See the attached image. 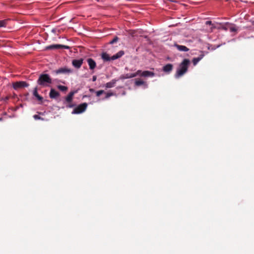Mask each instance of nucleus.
I'll return each instance as SVG.
<instances>
[{"label":"nucleus","mask_w":254,"mask_h":254,"mask_svg":"<svg viewBox=\"0 0 254 254\" xmlns=\"http://www.w3.org/2000/svg\"><path fill=\"white\" fill-rule=\"evenodd\" d=\"M124 55V52L123 51H120L116 54L113 55L112 57H110V56L107 54L106 53H103L102 54L101 57L102 59L105 61H110V60H115L121 58L122 56Z\"/></svg>","instance_id":"3"},{"label":"nucleus","mask_w":254,"mask_h":254,"mask_svg":"<svg viewBox=\"0 0 254 254\" xmlns=\"http://www.w3.org/2000/svg\"><path fill=\"white\" fill-rule=\"evenodd\" d=\"M118 80L117 79H113L111 81L109 82H107L106 84H105V87L107 88H112V87H113L115 86L116 83V82L118 81Z\"/></svg>","instance_id":"17"},{"label":"nucleus","mask_w":254,"mask_h":254,"mask_svg":"<svg viewBox=\"0 0 254 254\" xmlns=\"http://www.w3.org/2000/svg\"><path fill=\"white\" fill-rule=\"evenodd\" d=\"M87 105H88L86 103H83L79 105L77 107L74 109L72 114H78L84 112L86 110Z\"/></svg>","instance_id":"4"},{"label":"nucleus","mask_w":254,"mask_h":254,"mask_svg":"<svg viewBox=\"0 0 254 254\" xmlns=\"http://www.w3.org/2000/svg\"><path fill=\"white\" fill-rule=\"evenodd\" d=\"M155 75V73L152 71L145 70L141 72V76L144 77H153Z\"/></svg>","instance_id":"15"},{"label":"nucleus","mask_w":254,"mask_h":254,"mask_svg":"<svg viewBox=\"0 0 254 254\" xmlns=\"http://www.w3.org/2000/svg\"><path fill=\"white\" fill-rule=\"evenodd\" d=\"M97 79V76L96 75H94L93 77H92V81H95Z\"/></svg>","instance_id":"31"},{"label":"nucleus","mask_w":254,"mask_h":254,"mask_svg":"<svg viewBox=\"0 0 254 254\" xmlns=\"http://www.w3.org/2000/svg\"><path fill=\"white\" fill-rule=\"evenodd\" d=\"M33 95L40 101H42L43 98L39 95L38 93V88L36 87L34 88L33 93Z\"/></svg>","instance_id":"16"},{"label":"nucleus","mask_w":254,"mask_h":254,"mask_svg":"<svg viewBox=\"0 0 254 254\" xmlns=\"http://www.w3.org/2000/svg\"><path fill=\"white\" fill-rule=\"evenodd\" d=\"M8 19L0 20V28L5 27L7 24Z\"/></svg>","instance_id":"20"},{"label":"nucleus","mask_w":254,"mask_h":254,"mask_svg":"<svg viewBox=\"0 0 254 254\" xmlns=\"http://www.w3.org/2000/svg\"><path fill=\"white\" fill-rule=\"evenodd\" d=\"M205 24L206 25H211V27L210 28V30H211V31H212V30L214 29H215L216 28V26H214L213 24L212 23V22L211 21H206L205 22Z\"/></svg>","instance_id":"22"},{"label":"nucleus","mask_w":254,"mask_h":254,"mask_svg":"<svg viewBox=\"0 0 254 254\" xmlns=\"http://www.w3.org/2000/svg\"><path fill=\"white\" fill-rule=\"evenodd\" d=\"M72 72V69L67 67H62L55 71V72L57 74L70 73Z\"/></svg>","instance_id":"6"},{"label":"nucleus","mask_w":254,"mask_h":254,"mask_svg":"<svg viewBox=\"0 0 254 254\" xmlns=\"http://www.w3.org/2000/svg\"><path fill=\"white\" fill-rule=\"evenodd\" d=\"M228 30L231 32H236L238 31V27L234 24L229 23L228 24Z\"/></svg>","instance_id":"19"},{"label":"nucleus","mask_w":254,"mask_h":254,"mask_svg":"<svg viewBox=\"0 0 254 254\" xmlns=\"http://www.w3.org/2000/svg\"><path fill=\"white\" fill-rule=\"evenodd\" d=\"M190 64V60L187 59H184L180 64L175 74V77L176 78H178L185 74L188 71Z\"/></svg>","instance_id":"1"},{"label":"nucleus","mask_w":254,"mask_h":254,"mask_svg":"<svg viewBox=\"0 0 254 254\" xmlns=\"http://www.w3.org/2000/svg\"><path fill=\"white\" fill-rule=\"evenodd\" d=\"M60 96L59 92L57 91L54 88H51L49 93V96L51 99H57Z\"/></svg>","instance_id":"8"},{"label":"nucleus","mask_w":254,"mask_h":254,"mask_svg":"<svg viewBox=\"0 0 254 254\" xmlns=\"http://www.w3.org/2000/svg\"><path fill=\"white\" fill-rule=\"evenodd\" d=\"M142 71L140 70H138L135 73H133V75H135V77L138 75H140L141 76V72Z\"/></svg>","instance_id":"29"},{"label":"nucleus","mask_w":254,"mask_h":254,"mask_svg":"<svg viewBox=\"0 0 254 254\" xmlns=\"http://www.w3.org/2000/svg\"><path fill=\"white\" fill-rule=\"evenodd\" d=\"M2 120V118H0V121Z\"/></svg>","instance_id":"34"},{"label":"nucleus","mask_w":254,"mask_h":254,"mask_svg":"<svg viewBox=\"0 0 254 254\" xmlns=\"http://www.w3.org/2000/svg\"><path fill=\"white\" fill-rule=\"evenodd\" d=\"M118 40H119L118 37H116L112 41H111L110 42V43L111 44H114V43L117 42L118 41Z\"/></svg>","instance_id":"27"},{"label":"nucleus","mask_w":254,"mask_h":254,"mask_svg":"<svg viewBox=\"0 0 254 254\" xmlns=\"http://www.w3.org/2000/svg\"><path fill=\"white\" fill-rule=\"evenodd\" d=\"M120 79L122 80L127 79L125 74L121 75L120 77Z\"/></svg>","instance_id":"30"},{"label":"nucleus","mask_w":254,"mask_h":254,"mask_svg":"<svg viewBox=\"0 0 254 254\" xmlns=\"http://www.w3.org/2000/svg\"><path fill=\"white\" fill-rule=\"evenodd\" d=\"M87 62L89 66L90 70H94L96 67V63L95 61L91 58H88Z\"/></svg>","instance_id":"10"},{"label":"nucleus","mask_w":254,"mask_h":254,"mask_svg":"<svg viewBox=\"0 0 254 254\" xmlns=\"http://www.w3.org/2000/svg\"><path fill=\"white\" fill-rule=\"evenodd\" d=\"M73 106H74V105H71V104L68 105V106H67V107H68V108H72V107H73Z\"/></svg>","instance_id":"32"},{"label":"nucleus","mask_w":254,"mask_h":254,"mask_svg":"<svg viewBox=\"0 0 254 254\" xmlns=\"http://www.w3.org/2000/svg\"><path fill=\"white\" fill-rule=\"evenodd\" d=\"M144 84L145 82L140 79L136 80L135 82V85L137 86L143 85Z\"/></svg>","instance_id":"21"},{"label":"nucleus","mask_w":254,"mask_h":254,"mask_svg":"<svg viewBox=\"0 0 254 254\" xmlns=\"http://www.w3.org/2000/svg\"><path fill=\"white\" fill-rule=\"evenodd\" d=\"M173 68V65L172 64H168L163 67V71L166 73H170Z\"/></svg>","instance_id":"11"},{"label":"nucleus","mask_w":254,"mask_h":254,"mask_svg":"<svg viewBox=\"0 0 254 254\" xmlns=\"http://www.w3.org/2000/svg\"><path fill=\"white\" fill-rule=\"evenodd\" d=\"M58 88L62 91H66L67 90V87L65 86L59 85L57 86Z\"/></svg>","instance_id":"23"},{"label":"nucleus","mask_w":254,"mask_h":254,"mask_svg":"<svg viewBox=\"0 0 254 254\" xmlns=\"http://www.w3.org/2000/svg\"><path fill=\"white\" fill-rule=\"evenodd\" d=\"M33 118L35 120H44V119H43L42 118H41L40 116H39V115H34L33 116Z\"/></svg>","instance_id":"26"},{"label":"nucleus","mask_w":254,"mask_h":254,"mask_svg":"<svg viewBox=\"0 0 254 254\" xmlns=\"http://www.w3.org/2000/svg\"><path fill=\"white\" fill-rule=\"evenodd\" d=\"M89 91H90V92H94V91H95V90H94V89H93V88H90V89H89Z\"/></svg>","instance_id":"33"},{"label":"nucleus","mask_w":254,"mask_h":254,"mask_svg":"<svg viewBox=\"0 0 254 254\" xmlns=\"http://www.w3.org/2000/svg\"><path fill=\"white\" fill-rule=\"evenodd\" d=\"M28 86V83L26 81H17L12 83V87L15 90H17L23 87H27Z\"/></svg>","instance_id":"5"},{"label":"nucleus","mask_w":254,"mask_h":254,"mask_svg":"<svg viewBox=\"0 0 254 254\" xmlns=\"http://www.w3.org/2000/svg\"><path fill=\"white\" fill-rule=\"evenodd\" d=\"M76 93V91H71L69 93L67 96L65 98V101L68 103H70L73 99V97L75 93Z\"/></svg>","instance_id":"12"},{"label":"nucleus","mask_w":254,"mask_h":254,"mask_svg":"<svg viewBox=\"0 0 254 254\" xmlns=\"http://www.w3.org/2000/svg\"><path fill=\"white\" fill-rule=\"evenodd\" d=\"M204 55L203 54V52H201V54L197 58H194L193 59H192V63H193V64L194 65H196L201 60L203 59V58L204 57Z\"/></svg>","instance_id":"13"},{"label":"nucleus","mask_w":254,"mask_h":254,"mask_svg":"<svg viewBox=\"0 0 254 254\" xmlns=\"http://www.w3.org/2000/svg\"><path fill=\"white\" fill-rule=\"evenodd\" d=\"M127 79L130 78L135 77L134 75H133V73H127L125 74Z\"/></svg>","instance_id":"24"},{"label":"nucleus","mask_w":254,"mask_h":254,"mask_svg":"<svg viewBox=\"0 0 254 254\" xmlns=\"http://www.w3.org/2000/svg\"><path fill=\"white\" fill-rule=\"evenodd\" d=\"M104 93V91L103 90H101L98 91H97L96 92V96L99 97V96H100L101 95H102Z\"/></svg>","instance_id":"25"},{"label":"nucleus","mask_w":254,"mask_h":254,"mask_svg":"<svg viewBox=\"0 0 254 254\" xmlns=\"http://www.w3.org/2000/svg\"><path fill=\"white\" fill-rule=\"evenodd\" d=\"M174 46L180 51L188 52L189 51V49L185 46L175 44Z\"/></svg>","instance_id":"14"},{"label":"nucleus","mask_w":254,"mask_h":254,"mask_svg":"<svg viewBox=\"0 0 254 254\" xmlns=\"http://www.w3.org/2000/svg\"><path fill=\"white\" fill-rule=\"evenodd\" d=\"M37 83L42 87H48L52 83V80L49 74H41L39 75Z\"/></svg>","instance_id":"2"},{"label":"nucleus","mask_w":254,"mask_h":254,"mask_svg":"<svg viewBox=\"0 0 254 254\" xmlns=\"http://www.w3.org/2000/svg\"><path fill=\"white\" fill-rule=\"evenodd\" d=\"M114 93L112 92H108L106 94L105 99H108L110 97L113 96Z\"/></svg>","instance_id":"28"},{"label":"nucleus","mask_w":254,"mask_h":254,"mask_svg":"<svg viewBox=\"0 0 254 254\" xmlns=\"http://www.w3.org/2000/svg\"><path fill=\"white\" fill-rule=\"evenodd\" d=\"M83 62V59H80L79 60H73L72 61V65L76 68H79L81 66Z\"/></svg>","instance_id":"7"},{"label":"nucleus","mask_w":254,"mask_h":254,"mask_svg":"<svg viewBox=\"0 0 254 254\" xmlns=\"http://www.w3.org/2000/svg\"><path fill=\"white\" fill-rule=\"evenodd\" d=\"M68 47L67 46H64L62 45L56 44V45H52L48 46L46 49L48 50H52V49H58L61 48L64 49H68Z\"/></svg>","instance_id":"9"},{"label":"nucleus","mask_w":254,"mask_h":254,"mask_svg":"<svg viewBox=\"0 0 254 254\" xmlns=\"http://www.w3.org/2000/svg\"><path fill=\"white\" fill-rule=\"evenodd\" d=\"M228 24L229 23L227 22L225 24H221V23H219V26L218 27H216V28L215 29H222V30H225V31H227L228 30Z\"/></svg>","instance_id":"18"}]
</instances>
